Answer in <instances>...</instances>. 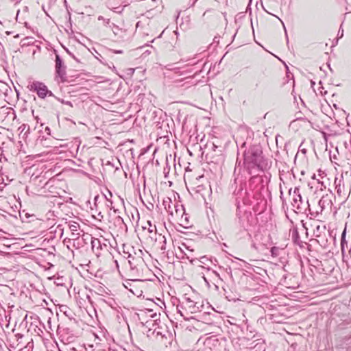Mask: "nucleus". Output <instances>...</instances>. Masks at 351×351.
<instances>
[{"label": "nucleus", "mask_w": 351, "mask_h": 351, "mask_svg": "<svg viewBox=\"0 0 351 351\" xmlns=\"http://www.w3.org/2000/svg\"><path fill=\"white\" fill-rule=\"evenodd\" d=\"M262 150L258 146L251 147L244 154V163L248 169L258 167L263 169V161Z\"/></svg>", "instance_id": "1"}, {"label": "nucleus", "mask_w": 351, "mask_h": 351, "mask_svg": "<svg viewBox=\"0 0 351 351\" xmlns=\"http://www.w3.org/2000/svg\"><path fill=\"white\" fill-rule=\"evenodd\" d=\"M289 195L291 197V205L295 212L302 213L306 210V205L308 202H304L302 200V196L299 193V189L295 188L293 193H291V189L289 190Z\"/></svg>", "instance_id": "2"}, {"label": "nucleus", "mask_w": 351, "mask_h": 351, "mask_svg": "<svg viewBox=\"0 0 351 351\" xmlns=\"http://www.w3.org/2000/svg\"><path fill=\"white\" fill-rule=\"evenodd\" d=\"M29 90L36 91L38 96L42 99H44L47 95L55 97L52 92L49 90L47 87L43 83L38 81L34 82L30 84Z\"/></svg>", "instance_id": "3"}, {"label": "nucleus", "mask_w": 351, "mask_h": 351, "mask_svg": "<svg viewBox=\"0 0 351 351\" xmlns=\"http://www.w3.org/2000/svg\"><path fill=\"white\" fill-rule=\"evenodd\" d=\"M346 229L345 228L341 237V250L343 258L349 259L348 263L351 265V249L348 247V242L346 240Z\"/></svg>", "instance_id": "4"}, {"label": "nucleus", "mask_w": 351, "mask_h": 351, "mask_svg": "<svg viewBox=\"0 0 351 351\" xmlns=\"http://www.w3.org/2000/svg\"><path fill=\"white\" fill-rule=\"evenodd\" d=\"M89 239H91L90 234L83 233L81 239H77L73 241L64 240V242L67 243L68 247H69V245H71L75 249H80L87 243V241H88Z\"/></svg>", "instance_id": "5"}, {"label": "nucleus", "mask_w": 351, "mask_h": 351, "mask_svg": "<svg viewBox=\"0 0 351 351\" xmlns=\"http://www.w3.org/2000/svg\"><path fill=\"white\" fill-rule=\"evenodd\" d=\"M56 73L57 77H60L62 82L66 78V66L64 65L60 56L58 54L56 55Z\"/></svg>", "instance_id": "6"}, {"label": "nucleus", "mask_w": 351, "mask_h": 351, "mask_svg": "<svg viewBox=\"0 0 351 351\" xmlns=\"http://www.w3.org/2000/svg\"><path fill=\"white\" fill-rule=\"evenodd\" d=\"M128 263L132 270L138 271L139 268L144 265L143 260L141 257H134L130 253H128Z\"/></svg>", "instance_id": "7"}, {"label": "nucleus", "mask_w": 351, "mask_h": 351, "mask_svg": "<svg viewBox=\"0 0 351 351\" xmlns=\"http://www.w3.org/2000/svg\"><path fill=\"white\" fill-rule=\"evenodd\" d=\"M128 263L132 270L138 271L139 268L144 265L143 260L141 257H134L130 253H128Z\"/></svg>", "instance_id": "8"}, {"label": "nucleus", "mask_w": 351, "mask_h": 351, "mask_svg": "<svg viewBox=\"0 0 351 351\" xmlns=\"http://www.w3.org/2000/svg\"><path fill=\"white\" fill-rule=\"evenodd\" d=\"M313 235L317 238H321L322 236H325L327 230L324 225L315 224L313 225Z\"/></svg>", "instance_id": "9"}, {"label": "nucleus", "mask_w": 351, "mask_h": 351, "mask_svg": "<svg viewBox=\"0 0 351 351\" xmlns=\"http://www.w3.org/2000/svg\"><path fill=\"white\" fill-rule=\"evenodd\" d=\"M183 304L192 313L196 312L197 308L195 306V303L191 298L184 297Z\"/></svg>", "instance_id": "10"}, {"label": "nucleus", "mask_w": 351, "mask_h": 351, "mask_svg": "<svg viewBox=\"0 0 351 351\" xmlns=\"http://www.w3.org/2000/svg\"><path fill=\"white\" fill-rule=\"evenodd\" d=\"M173 208L175 210V214L177 217H181L182 219L184 215V208L182 205L179 204H173Z\"/></svg>", "instance_id": "11"}, {"label": "nucleus", "mask_w": 351, "mask_h": 351, "mask_svg": "<svg viewBox=\"0 0 351 351\" xmlns=\"http://www.w3.org/2000/svg\"><path fill=\"white\" fill-rule=\"evenodd\" d=\"M89 240H90L93 250L95 248L99 249L101 247V242L98 239H95L91 237V239H89Z\"/></svg>", "instance_id": "12"}, {"label": "nucleus", "mask_w": 351, "mask_h": 351, "mask_svg": "<svg viewBox=\"0 0 351 351\" xmlns=\"http://www.w3.org/2000/svg\"><path fill=\"white\" fill-rule=\"evenodd\" d=\"M80 232H82V231L81 230L80 232H71V237L67 241H75L77 239H81L82 238V235H81Z\"/></svg>", "instance_id": "13"}, {"label": "nucleus", "mask_w": 351, "mask_h": 351, "mask_svg": "<svg viewBox=\"0 0 351 351\" xmlns=\"http://www.w3.org/2000/svg\"><path fill=\"white\" fill-rule=\"evenodd\" d=\"M79 224L77 223H73V224L69 225V229L71 231V232H79Z\"/></svg>", "instance_id": "14"}, {"label": "nucleus", "mask_w": 351, "mask_h": 351, "mask_svg": "<svg viewBox=\"0 0 351 351\" xmlns=\"http://www.w3.org/2000/svg\"><path fill=\"white\" fill-rule=\"evenodd\" d=\"M292 239L296 243L298 239V232L296 230H293L292 232Z\"/></svg>", "instance_id": "15"}, {"label": "nucleus", "mask_w": 351, "mask_h": 351, "mask_svg": "<svg viewBox=\"0 0 351 351\" xmlns=\"http://www.w3.org/2000/svg\"><path fill=\"white\" fill-rule=\"evenodd\" d=\"M148 224H149V228H148V231L149 232H153L155 230H156V226H152L149 221H148Z\"/></svg>", "instance_id": "16"}, {"label": "nucleus", "mask_w": 351, "mask_h": 351, "mask_svg": "<svg viewBox=\"0 0 351 351\" xmlns=\"http://www.w3.org/2000/svg\"><path fill=\"white\" fill-rule=\"evenodd\" d=\"M165 208L167 210V212L169 213L170 215H173V210L170 204H169L168 208L165 207Z\"/></svg>", "instance_id": "17"}, {"label": "nucleus", "mask_w": 351, "mask_h": 351, "mask_svg": "<svg viewBox=\"0 0 351 351\" xmlns=\"http://www.w3.org/2000/svg\"><path fill=\"white\" fill-rule=\"evenodd\" d=\"M337 36L339 38H342L343 36V29H341V27L339 28V29L338 31Z\"/></svg>", "instance_id": "18"}, {"label": "nucleus", "mask_w": 351, "mask_h": 351, "mask_svg": "<svg viewBox=\"0 0 351 351\" xmlns=\"http://www.w3.org/2000/svg\"><path fill=\"white\" fill-rule=\"evenodd\" d=\"M325 200L324 198L321 199L319 202V205L323 208L324 206Z\"/></svg>", "instance_id": "19"}, {"label": "nucleus", "mask_w": 351, "mask_h": 351, "mask_svg": "<svg viewBox=\"0 0 351 351\" xmlns=\"http://www.w3.org/2000/svg\"><path fill=\"white\" fill-rule=\"evenodd\" d=\"M213 41H214V43H219V37L215 36V37L214 38V39H213Z\"/></svg>", "instance_id": "20"}, {"label": "nucleus", "mask_w": 351, "mask_h": 351, "mask_svg": "<svg viewBox=\"0 0 351 351\" xmlns=\"http://www.w3.org/2000/svg\"><path fill=\"white\" fill-rule=\"evenodd\" d=\"M184 219H185V221H186V226H188V225H189V221H188V219H187V217H186V216H185V218H184Z\"/></svg>", "instance_id": "21"}, {"label": "nucleus", "mask_w": 351, "mask_h": 351, "mask_svg": "<svg viewBox=\"0 0 351 351\" xmlns=\"http://www.w3.org/2000/svg\"><path fill=\"white\" fill-rule=\"evenodd\" d=\"M19 12H20V10H19L17 11V14H16V20H17V19H18V16H19Z\"/></svg>", "instance_id": "22"}, {"label": "nucleus", "mask_w": 351, "mask_h": 351, "mask_svg": "<svg viewBox=\"0 0 351 351\" xmlns=\"http://www.w3.org/2000/svg\"><path fill=\"white\" fill-rule=\"evenodd\" d=\"M66 104L69 105V106H72L71 101H66Z\"/></svg>", "instance_id": "23"}, {"label": "nucleus", "mask_w": 351, "mask_h": 351, "mask_svg": "<svg viewBox=\"0 0 351 351\" xmlns=\"http://www.w3.org/2000/svg\"><path fill=\"white\" fill-rule=\"evenodd\" d=\"M24 11L27 12L28 11V8L27 7H25Z\"/></svg>", "instance_id": "24"}, {"label": "nucleus", "mask_w": 351, "mask_h": 351, "mask_svg": "<svg viewBox=\"0 0 351 351\" xmlns=\"http://www.w3.org/2000/svg\"><path fill=\"white\" fill-rule=\"evenodd\" d=\"M116 53H122V51H117Z\"/></svg>", "instance_id": "25"}, {"label": "nucleus", "mask_w": 351, "mask_h": 351, "mask_svg": "<svg viewBox=\"0 0 351 351\" xmlns=\"http://www.w3.org/2000/svg\"><path fill=\"white\" fill-rule=\"evenodd\" d=\"M134 69H130V72L134 73Z\"/></svg>", "instance_id": "26"}, {"label": "nucleus", "mask_w": 351, "mask_h": 351, "mask_svg": "<svg viewBox=\"0 0 351 351\" xmlns=\"http://www.w3.org/2000/svg\"><path fill=\"white\" fill-rule=\"evenodd\" d=\"M134 69H130V72L134 73Z\"/></svg>", "instance_id": "27"}, {"label": "nucleus", "mask_w": 351, "mask_h": 351, "mask_svg": "<svg viewBox=\"0 0 351 351\" xmlns=\"http://www.w3.org/2000/svg\"><path fill=\"white\" fill-rule=\"evenodd\" d=\"M114 32V34H117V30H113Z\"/></svg>", "instance_id": "28"}, {"label": "nucleus", "mask_w": 351, "mask_h": 351, "mask_svg": "<svg viewBox=\"0 0 351 351\" xmlns=\"http://www.w3.org/2000/svg\"><path fill=\"white\" fill-rule=\"evenodd\" d=\"M114 32V34H117V30H113Z\"/></svg>", "instance_id": "29"}, {"label": "nucleus", "mask_w": 351, "mask_h": 351, "mask_svg": "<svg viewBox=\"0 0 351 351\" xmlns=\"http://www.w3.org/2000/svg\"><path fill=\"white\" fill-rule=\"evenodd\" d=\"M99 20H102V17L101 16H99Z\"/></svg>", "instance_id": "30"}, {"label": "nucleus", "mask_w": 351, "mask_h": 351, "mask_svg": "<svg viewBox=\"0 0 351 351\" xmlns=\"http://www.w3.org/2000/svg\"><path fill=\"white\" fill-rule=\"evenodd\" d=\"M99 20H102V17L101 16H99Z\"/></svg>", "instance_id": "31"}, {"label": "nucleus", "mask_w": 351, "mask_h": 351, "mask_svg": "<svg viewBox=\"0 0 351 351\" xmlns=\"http://www.w3.org/2000/svg\"><path fill=\"white\" fill-rule=\"evenodd\" d=\"M97 199H98V197H95V201H97Z\"/></svg>", "instance_id": "32"}, {"label": "nucleus", "mask_w": 351, "mask_h": 351, "mask_svg": "<svg viewBox=\"0 0 351 351\" xmlns=\"http://www.w3.org/2000/svg\"><path fill=\"white\" fill-rule=\"evenodd\" d=\"M311 84H312V85H314V84H315V82H311Z\"/></svg>", "instance_id": "33"}, {"label": "nucleus", "mask_w": 351, "mask_h": 351, "mask_svg": "<svg viewBox=\"0 0 351 351\" xmlns=\"http://www.w3.org/2000/svg\"><path fill=\"white\" fill-rule=\"evenodd\" d=\"M179 313H180V315H183L180 311H179Z\"/></svg>", "instance_id": "34"}, {"label": "nucleus", "mask_w": 351, "mask_h": 351, "mask_svg": "<svg viewBox=\"0 0 351 351\" xmlns=\"http://www.w3.org/2000/svg\"><path fill=\"white\" fill-rule=\"evenodd\" d=\"M197 0H195L194 3L196 2Z\"/></svg>", "instance_id": "35"}]
</instances>
